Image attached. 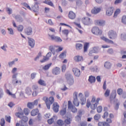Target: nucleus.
Instances as JSON below:
<instances>
[{
	"instance_id": "f257e3e1",
	"label": "nucleus",
	"mask_w": 126,
	"mask_h": 126,
	"mask_svg": "<svg viewBox=\"0 0 126 126\" xmlns=\"http://www.w3.org/2000/svg\"><path fill=\"white\" fill-rule=\"evenodd\" d=\"M15 116L17 118L21 119V121H20V124H21L22 126H28L27 122H28V117L24 116V113L23 110L21 109L20 112L15 113Z\"/></svg>"
},
{
	"instance_id": "f03ea898",
	"label": "nucleus",
	"mask_w": 126,
	"mask_h": 126,
	"mask_svg": "<svg viewBox=\"0 0 126 126\" xmlns=\"http://www.w3.org/2000/svg\"><path fill=\"white\" fill-rule=\"evenodd\" d=\"M42 100L45 102L47 108L48 109V110H50L51 108V105L53 104V103H54L55 98L53 96H50L49 98H48L47 96H44Z\"/></svg>"
},
{
	"instance_id": "7ed1b4c3",
	"label": "nucleus",
	"mask_w": 126,
	"mask_h": 126,
	"mask_svg": "<svg viewBox=\"0 0 126 126\" xmlns=\"http://www.w3.org/2000/svg\"><path fill=\"white\" fill-rule=\"evenodd\" d=\"M92 33L96 36H101L102 35V30L97 27H94L92 29Z\"/></svg>"
},
{
	"instance_id": "20e7f679",
	"label": "nucleus",
	"mask_w": 126,
	"mask_h": 126,
	"mask_svg": "<svg viewBox=\"0 0 126 126\" xmlns=\"http://www.w3.org/2000/svg\"><path fill=\"white\" fill-rule=\"evenodd\" d=\"M108 34L109 39H111L112 40H115V39H117V37H118L117 32L113 30L110 31Z\"/></svg>"
},
{
	"instance_id": "39448f33",
	"label": "nucleus",
	"mask_w": 126,
	"mask_h": 126,
	"mask_svg": "<svg viewBox=\"0 0 126 126\" xmlns=\"http://www.w3.org/2000/svg\"><path fill=\"white\" fill-rule=\"evenodd\" d=\"M78 94V93H77V92H75L73 94L74 99L73 103L74 106H76V107H78V106H79V102L78 101V99L77 98Z\"/></svg>"
},
{
	"instance_id": "423d86ee",
	"label": "nucleus",
	"mask_w": 126,
	"mask_h": 126,
	"mask_svg": "<svg viewBox=\"0 0 126 126\" xmlns=\"http://www.w3.org/2000/svg\"><path fill=\"white\" fill-rule=\"evenodd\" d=\"M48 36L50 37L52 41H55V42H57L58 43H61V42H63V39L59 36H55V35L51 34H48Z\"/></svg>"
},
{
	"instance_id": "0eeeda50",
	"label": "nucleus",
	"mask_w": 126,
	"mask_h": 126,
	"mask_svg": "<svg viewBox=\"0 0 126 126\" xmlns=\"http://www.w3.org/2000/svg\"><path fill=\"white\" fill-rule=\"evenodd\" d=\"M25 33L28 36H31L33 34V29L31 27H28L25 29Z\"/></svg>"
},
{
	"instance_id": "6e6552de",
	"label": "nucleus",
	"mask_w": 126,
	"mask_h": 126,
	"mask_svg": "<svg viewBox=\"0 0 126 126\" xmlns=\"http://www.w3.org/2000/svg\"><path fill=\"white\" fill-rule=\"evenodd\" d=\"M82 22L84 25H90L91 24V20L89 17L82 18Z\"/></svg>"
},
{
	"instance_id": "1a4fd4ad",
	"label": "nucleus",
	"mask_w": 126,
	"mask_h": 126,
	"mask_svg": "<svg viewBox=\"0 0 126 126\" xmlns=\"http://www.w3.org/2000/svg\"><path fill=\"white\" fill-rule=\"evenodd\" d=\"M28 42L29 45L31 47V48H34L35 46V40L31 37H28Z\"/></svg>"
},
{
	"instance_id": "9d476101",
	"label": "nucleus",
	"mask_w": 126,
	"mask_h": 126,
	"mask_svg": "<svg viewBox=\"0 0 126 126\" xmlns=\"http://www.w3.org/2000/svg\"><path fill=\"white\" fill-rule=\"evenodd\" d=\"M79 98H80V101H81V104L82 105H85V104L86 103V98L84 97V95L82 93H80L78 95Z\"/></svg>"
},
{
	"instance_id": "9b49d317",
	"label": "nucleus",
	"mask_w": 126,
	"mask_h": 126,
	"mask_svg": "<svg viewBox=\"0 0 126 126\" xmlns=\"http://www.w3.org/2000/svg\"><path fill=\"white\" fill-rule=\"evenodd\" d=\"M72 71L75 76H76L77 77H79V76H80V70H79L78 68H73L72 69Z\"/></svg>"
},
{
	"instance_id": "f8f14e48",
	"label": "nucleus",
	"mask_w": 126,
	"mask_h": 126,
	"mask_svg": "<svg viewBox=\"0 0 126 126\" xmlns=\"http://www.w3.org/2000/svg\"><path fill=\"white\" fill-rule=\"evenodd\" d=\"M39 3L38 2H35L34 5L32 7V10L34 11V12H38L39 11Z\"/></svg>"
},
{
	"instance_id": "ddd939ff",
	"label": "nucleus",
	"mask_w": 126,
	"mask_h": 126,
	"mask_svg": "<svg viewBox=\"0 0 126 126\" xmlns=\"http://www.w3.org/2000/svg\"><path fill=\"white\" fill-rule=\"evenodd\" d=\"M52 72L54 75H59L61 72V69L59 67H56L52 69Z\"/></svg>"
},
{
	"instance_id": "4468645a",
	"label": "nucleus",
	"mask_w": 126,
	"mask_h": 126,
	"mask_svg": "<svg viewBox=\"0 0 126 126\" xmlns=\"http://www.w3.org/2000/svg\"><path fill=\"white\" fill-rule=\"evenodd\" d=\"M53 110L55 113H58L59 112V109L60 108V105H59V104L58 103L55 102L53 105Z\"/></svg>"
},
{
	"instance_id": "2eb2a0df",
	"label": "nucleus",
	"mask_w": 126,
	"mask_h": 126,
	"mask_svg": "<svg viewBox=\"0 0 126 126\" xmlns=\"http://www.w3.org/2000/svg\"><path fill=\"white\" fill-rule=\"evenodd\" d=\"M114 12V9L113 7H109L106 10V15L108 16H111L112 14H113V13Z\"/></svg>"
},
{
	"instance_id": "dca6fc26",
	"label": "nucleus",
	"mask_w": 126,
	"mask_h": 126,
	"mask_svg": "<svg viewBox=\"0 0 126 126\" xmlns=\"http://www.w3.org/2000/svg\"><path fill=\"white\" fill-rule=\"evenodd\" d=\"M49 51H50V52H51L52 54H53V55H56V47L55 46L53 45H50L49 47Z\"/></svg>"
},
{
	"instance_id": "f3484780",
	"label": "nucleus",
	"mask_w": 126,
	"mask_h": 126,
	"mask_svg": "<svg viewBox=\"0 0 126 126\" xmlns=\"http://www.w3.org/2000/svg\"><path fill=\"white\" fill-rule=\"evenodd\" d=\"M104 66L107 69H110L112 67V63L109 62H105L104 64Z\"/></svg>"
},
{
	"instance_id": "a211bd4d",
	"label": "nucleus",
	"mask_w": 126,
	"mask_h": 126,
	"mask_svg": "<svg viewBox=\"0 0 126 126\" xmlns=\"http://www.w3.org/2000/svg\"><path fill=\"white\" fill-rule=\"evenodd\" d=\"M100 11H101V8L94 7V8L92 10V13H93V14H97V13H99Z\"/></svg>"
},
{
	"instance_id": "6ab92c4d",
	"label": "nucleus",
	"mask_w": 126,
	"mask_h": 126,
	"mask_svg": "<svg viewBox=\"0 0 126 126\" xmlns=\"http://www.w3.org/2000/svg\"><path fill=\"white\" fill-rule=\"evenodd\" d=\"M116 97H117V91L114 90L112 91V93L110 95V100H114V99L116 98Z\"/></svg>"
},
{
	"instance_id": "aec40b11",
	"label": "nucleus",
	"mask_w": 126,
	"mask_h": 126,
	"mask_svg": "<svg viewBox=\"0 0 126 126\" xmlns=\"http://www.w3.org/2000/svg\"><path fill=\"white\" fill-rule=\"evenodd\" d=\"M39 113V110L38 109H33L31 112V115L32 117H35V116H37Z\"/></svg>"
},
{
	"instance_id": "412c9836",
	"label": "nucleus",
	"mask_w": 126,
	"mask_h": 126,
	"mask_svg": "<svg viewBox=\"0 0 126 126\" xmlns=\"http://www.w3.org/2000/svg\"><path fill=\"white\" fill-rule=\"evenodd\" d=\"M15 19L17 20V22H23V18L19 15L15 16Z\"/></svg>"
},
{
	"instance_id": "4be33fe9",
	"label": "nucleus",
	"mask_w": 126,
	"mask_h": 126,
	"mask_svg": "<svg viewBox=\"0 0 126 126\" xmlns=\"http://www.w3.org/2000/svg\"><path fill=\"white\" fill-rule=\"evenodd\" d=\"M101 40H103L105 42H106V43H109L110 44H114V41H113L107 38H106L104 36L101 37Z\"/></svg>"
},
{
	"instance_id": "5701e85b",
	"label": "nucleus",
	"mask_w": 126,
	"mask_h": 126,
	"mask_svg": "<svg viewBox=\"0 0 126 126\" xmlns=\"http://www.w3.org/2000/svg\"><path fill=\"white\" fill-rule=\"evenodd\" d=\"M75 62H81L83 61V57L80 56H76L74 57Z\"/></svg>"
},
{
	"instance_id": "b1692460",
	"label": "nucleus",
	"mask_w": 126,
	"mask_h": 126,
	"mask_svg": "<svg viewBox=\"0 0 126 126\" xmlns=\"http://www.w3.org/2000/svg\"><path fill=\"white\" fill-rule=\"evenodd\" d=\"M97 52H98V49L97 48V47H94L90 49L89 55L90 54L91 55L92 54H95L96 53H97Z\"/></svg>"
},
{
	"instance_id": "393cba45",
	"label": "nucleus",
	"mask_w": 126,
	"mask_h": 126,
	"mask_svg": "<svg viewBox=\"0 0 126 126\" xmlns=\"http://www.w3.org/2000/svg\"><path fill=\"white\" fill-rule=\"evenodd\" d=\"M88 80L90 83H95V81H96V77L92 75L90 76Z\"/></svg>"
},
{
	"instance_id": "a878e982",
	"label": "nucleus",
	"mask_w": 126,
	"mask_h": 126,
	"mask_svg": "<svg viewBox=\"0 0 126 126\" xmlns=\"http://www.w3.org/2000/svg\"><path fill=\"white\" fill-rule=\"evenodd\" d=\"M68 17L70 19H74L75 18V13L73 11H70L68 14Z\"/></svg>"
},
{
	"instance_id": "bb28decb",
	"label": "nucleus",
	"mask_w": 126,
	"mask_h": 126,
	"mask_svg": "<svg viewBox=\"0 0 126 126\" xmlns=\"http://www.w3.org/2000/svg\"><path fill=\"white\" fill-rule=\"evenodd\" d=\"M89 48V43L86 42L84 45V53H86Z\"/></svg>"
},
{
	"instance_id": "cd10ccee",
	"label": "nucleus",
	"mask_w": 126,
	"mask_h": 126,
	"mask_svg": "<svg viewBox=\"0 0 126 126\" xmlns=\"http://www.w3.org/2000/svg\"><path fill=\"white\" fill-rule=\"evenodd\" d=\"M65 77L67 81V80H69V79L72 78V77H73V76H72V75H71V74H70V73L67 72L65 74Z\"/></svg>"
},
{
	"instance_id": "c85d7f7f",
	"label": "nucleus",
	"mask_w": 126,
	"mask_h": 126,
	"mask_svg": "<svg viewBox=\"0 0 126 126\" xmlns=\"http://www.w3.org/2000/svg\"><path fill=\"white\" fill-rule=\"evenodd\" d=\"M52 66V63H50L49 64H47L44 66L42 67V69L43 70H48V69H50V68Z\"/></svg>"
},
{
	"instance_id": "c756f323",
	"label": "nucleus",
	"mask_w": 126,
	"mask_h": 126,
	"mask_svg": "<svg viewBox=\"0 0 126 126\" xmlns=\"http://www.w3.org/2000/svg\"><path fill=\"white\" fill-rule=\"evenodd\" d=\"M25 93L28 95H31L32 94V90L30 87H27L25 90Z\"/></svg>"
},
{
	"instance_id": "7c9ffc66",
	"label": "nucleus",
	"mask_w": 126,
	"mask_h": 126,
	"mask_svg": "<svg viewBox=\"0 0 126 126\" xmlns=\"http://www.w3.org/2000/svg\"><path fill=\"white\" fill-rule=\"evenodd\" d=\"M38 84H39V85H41V86H46V82H45V81L41 79L38 80Z\"/></svg>"
},
{
	"instance_id": "2f4dec72",
	"label": "nucleus",
	"mask_w": 126,
	"mask_h": 126,
	"mask_svg": "<svg viewBox=\"0 0 126 126\" xmlns=\"http://www.w3.org/2000/svg\"><path fill=\"white\" fill-rule=\"evenodd\" d=\"M105 23V21L104 20H97L96 21V24L99 25V26H103Z\"/></svg>"
},
{
	"instance_id": "473e14b6",
	"label": "nucleus",
	"mask_w": 126,
	"mask_h": 126,
	"mask_svg": "<svg viewBox=\"0 0 126 126\" xmlns=\"http://www.w3.org/2000/svg\"><path fill=\"white\" fill-rule=\"evenodd\" d=\"M75 47L76 50H81L83 47V45L81 43H76Z\"/></svg>"
},
{
	"instance_id": "72a5a7b5",
	"label": "nucleus",
	"mask_w": 126,
	"mask_h": 126,
	"mask_svg": "<svg viewBox=\"0 0 126 126\" xmlns=\"http://www.w3.org/2000/svg\"><path fill=\"white\" fill-rule=\"evenodd\" d=\"M67 81L69 85H73V84H74V78L73 77L72 78L68 80Z\"/></svg>"
},
{
	"instance_id": "f704fd0d",
	"label": "nucleus",
	"mask_w": 126,
	"mask_h": 126,
	"mask_svg": "<svg viewBox=\"0 0 126 126\" xmlns=\"http://www.w3.org/2000/svg\"><path fill=\"white\" fill-rule=\"evenodd\" d=\"M94 121H96V122H98L99 121V119H101V115L99 114H97L94 117Z\"/></svg>"
},
{
	"instance_id": "c9c22d12",
	"label": "nucleus",
	"mask_w": 126,
	"mask_h": 126,
	"mask_svg": "<svg viewBox=\"0 0 126 126\" xmlns=\"http://www.w3.org/2000/svg\"><path fill=\"white\" fill-rule=\"evenodd\" d=\"M91 70L94 72H98L99 71V69L97 66H94V67L91 68Z\"/></svg>"
},
{
	"instance_id": "e433bc0d",
	"label": "nucleus",
	"mask_w": 126,
	"mask_h": 126,
	"mask_svg": "<svg viewBox=\"0 0 126 126\" xmlns=\"http://www.w3.org/2000/svg\"><path fill=\"white\" fill-rule=\"evenodd\" d=\"M60 113L61 116H64V115L66 113V108H63L62 110L60 111Z\"/></svg>"
},
{
	"instance_id": "4c0bfd02",
	"label": "nucleus",
	"mask_w": 126,
	"mask_h": 126,
	"mask_svg": "<svg viewBox=\"0 0 126 126\" xmlns=\"http://www.w3.org/2000/svg\"><path fill=\"white\" fill-rule=\"evenodd\" d=\"M66 54V51L62 52L61 54H60L59 58H60V59H64V57H65Z\"/></svg>"
},
{
	"instance_id": "58836bf2",
	"label": "nucleus",
	"mask_w": 126,
	"mask_h": 126,
	"mask_svg": "<svg viewBox=\"0 0 126 126\" xmlns=\"http://www.w3.org/2000/svg\"><path fill=\"white\" fill-rule=\"evenodd\" d=\"M17 28L19 32H22V31H23V29H24V27L21 25L18 26Z\"/></svg>"
},
{
	"instance_id": "ea45409f",
	"label": "nucleus",
	"mask_w": 126,
	"mask_h": 126,
	"mask_svg": "<svg viewBox=\"0 0 126 126\" xmlns=\"http://www.w3.org/2000/svg\"><path fill=\"white\" fill-rule=\"evenodd\" d=\"M7 48V45L5 43H4L3 46L1 47V50H2L4 52H7V50L6 48Z\"/></svg>"
},
{
	"instance_id": "a19ab883",
	"label": "nucleus",
	"mask_w": 126,
	"mask_h": 126,
	"mask_svg": "<svg viewBox=\"0 0 126 126\" xmlns=\"http://www.w3.org/2000/svg\"><path fill=\"white\" fill-rule=\"evenodd\" d=\"M97 106H98L97 103H92L91 105V109H92V110H96L97 108Z\"/></svg>"
},
{
	"instance_id": "79ce46f5",
	"label": "nucleus",
	"mask_w": 126,
	"mask_h": 126,
	"mask_svg": "<svg viewBox=\"0 0 126 126\" xmlns=\"http://www.w3.org/2000/svg\"><path fill=\"white\" fill-rule=\"evenodd\" d=\"M120 13H121V9H116L114 12V17H117V16H118V14H120Z\"/></svg>"
},
{
	"instance_id": "37998d69",
	"label": "nucleus",
	"mask_w": 126,
	"mask_h": 126,
	"mask_svg": "<svg viewBox=\"0 0 126 126\" xmlns=\"http://www.w3.org/2000/svg\"><path fill=\"white\" fill-rule=\"evenodd\" d=\"M7 31L10 35H14V32L13 31V29H12V28H7Z\"/></svg>"
},
{
	"instance_id": "c03bdc74",
	"label": "nucleus",
	"mask_w": 126,
	"mask_h": 126,
	"mask_svg": "<svg viewBox=\"0 0 126 126\" xmlns=\"http://www.w3.org/2000/svg\"><path fill=\"white\" fill-rule=\"evenodd\" d=\"M110 92H111V91L107 89L104 93L105 97H109L110 96Z\"/></svg>"
},
{
	"instance_id": "a18cd8bd",
	"label": "nucleus",
	"mask_w": 126,
	"mask_h": 126,
	"mask_svg": "<svg viewBox=\"0 0 126 126\" xmlns=\"http://www.w3.org/2000/svg\"><path fill=\"white\" fill-rule=\"evenodd\" d=\"M62 33L63 34V35H65L66 37H67V36H68V33H69V32L68 31V30H62Z\"/></svg>"
},
{
	"instance_id": "49530a36",
	"label": "nucleus",
	"mask_w": 126,
	"mask_h": 126,
	"mask_svg": "<svg viewBox=\"0 0 126 126\" xmlns=\"http://www.w3.org/2000/svg\"><path fill=\"white\" fill-rule=\"evenodd\" d=\"M70 122H71V118H67L64 120V123L65 125H70Z\"/></svg>"
},
{
	"instance_id": "de8ad7c7",
	"label": "nucleus",
	"mask_w": 126,
	"mask_h": 126,
	"mask_svg": "<svg viewBox=\"0 0 126 126\" xmlns=\"http://www.w3.org/2000/svg\"><path fill=\"white\" fill-rule=\"evenodd\" d=\"M28 108L29 109H33L34 108V105L33 104V102H29L27 104Z\"/></svg>"
},
{
	"instance_id": "09e8293b",
	"label": "nucleus",
	"mask_w": 126,
	"mask_h": 126,
	"mask_svg": "<svg viewBox=\"0 0 126 126\" xmlns=\"http://www.w3.org/2000/svg\"><path fill=\"white\" fill-rule=\"evenodd\" d=\"M23 5L24 6H25V7H27V8H28V9H29L30 10H32V9L31 8L30 6L29 5H28V3L24 2L23 3Z\"/></svg>"
},
{
	"instance_id": "8fccbe9b",
	"label": "nucleus",
	"mask_w": 126,
	"mask_h": 126,
	"mask_svg": "<svg viewBox=\"0 0 126 126\" xmlns=\"http://www.w3.org/2000/svg\"><path fill=\"white\" fill-rule=\"evenodd\" d=\"M0 125L1 126H4V125H5V120H4V118L1 119Z\"/></svg>"
},
{
	"instance_id": "3c124183",
	"label": "nucleus",
	"mask_w": 126,
	"mask_h": 126,
	"mask_svg": "<svg viewBox=\"0 0 126 126\" xmlns=\"http://www.w3.org/2000/svg\"><path fill=\"white\" fill-rule=\"evenodd\" d=\"M23 113H24L25 116H28L29 115V109L28 108H25Z\"/></svg>"
},
{
	"instance_id": "603ef678",
	"label": "nucleus",
	"mask_w": 126,
	"mask_h": 126,
	"mask_svg": "<svg viewBox=\"0 0 126 126\" xmlns=\"http://www.w3.org/2000/svg\"><path fill=\"white\" fill-rule=\"evenodd\" d=\"M6 11L8 12V14H9V15L12 14V9L10 8H6Z\"/></svg>"
},
{
	"instance_id": "864d4df0",
	"label": "nucleus",
	"mask_w": 126,
	"mask_h": 126,
	"mask_svg": "<svg viewBox=\"0 0 126 126\" xmlns=\"http://www.w3.org/2000/svg\"><path fill=\"white\" fill-rule=\"evenodd\" d=\"M97 113H101L103 110L102 106H98L96 108Z\"/></svg>"
},
{
	"instance_id": "5fc2aeb1",
	"label": "nucleus",
	"mask_w": 126,
	"mask_h": 126,
	"mask_svg": "<svg viewBox=\"0 0 126 126\" xmlns=\"http://www.w3.org/2000/svg\"><path fill=\"white\" fill-rule=\"evenodd\" d=\"M123 89H122L121 88H119L117 90V93L118 94V95H122L123 94Z\"/></svg>"
},
{
	"instance_id": "6e6d98bb",
	"label": "nucleus",
	"mask_w": 126,
	"mask_h": 126,
	"mask_svg": "<svg viewBox=\"0 0 126 126\" xmlns=\"http://www.w3.org/2000/svg\"><path fill=\"white\" fill-rule=\"evenodd\" d=\"M3 90L0 88V99H1L3 97Z\"/></svg>"
},
{
	"instance_id": "4d7b16f0",
	"label": "nucleus",
	"mask_w": 126,
	"mask_h": 126,
	"mask_svg": "<svg viewBox=\"0 0 126 126\" xmlns=\"http://www.w3.org/2000/svg\"><path fill=\"white\" fill-rule=\"evenodd\" d=\"M47 123L49 124V125H52L53 123H54V118H52L47 121Z\"/></svg>"
},
{
	"instance_id": "13d9d810",
	"label": "nucleus",
	"mask_w": 126,
	"mask_h": 126,
	"mask_svg": "<svg viewBox=\"0 0 126 126\" xmlns=\"http://www.w3.org/2000/svg\"><path fill=\"white\" fill-rule=\"evenodd\" d=\"M121 35H122L121 39L123 41H126V33H123Z\"/></svg>"
},
{
	"instance_id": "bf43d9fd",
	"label": "nucleus",
	"mask_w": 126,
	"mask_h": 126,
	"mask_svg": "<svg viewBox=\"0 0 126 126\" xmlns=\"http://www.w3.org/2000/svg\"><path fill=\"white\" fill-rule=\"evenodd\" d=\"M57 124L59 126H63V121L62 120H59L57 121Z\"/></svg>"
},
{
	"instance_id": "052dcab7",
	"label": "nucleus",
	"mask_w": 126,
	"mask_h": 126,
	"mask_svg": "<svg viewBox=\"0 0 126 126\" xmlns=\"http://www.w3.org/2000/svg\"><path fill=\"white\" fill-rule=\"evenodd\" d=\"M45 3L46 4H48V5H50V6H54V3H53V2L50 1H45Z\"/></svg>"
},
{
	"instance_id": "680f3d73",
	"label": "nucleus",
	"mask_w": 126,
	"mask_h": 126,
	"mask_svg": "<svg viewBox=\"0 0 126 126\" xmlns=\"http://www.w3.org/2000/svg\"><path fill=\"white\" fill-rule=\"evenodd\" d=\"M122 23L126 24V16H123L122 19Z\"/></svg>"
},
{
	"instance_id": "e2e57ef3",
	"label": "nucleus",
	"mask_w": 126,
	"mask_h": 126,
	"mask_svg": "<svg viewBox=\"0 0 126 126\" xmlns=\"http://www.w3.org/2000/svg\"><path fill=\"white\" fill-rule=\"evenodd\" d=\"M36 75H37L36 73L33 72V73H32L31 75L32 79H34L35 78V77H36Z\"/></svg>"
},
{
	"instance_id": "0e129e2a",
	"label": "nucleus",
	"mask_w": 126,
	"mask_h": 126,
	"mask_svg": "<svg viewBox=\"0 0 126 126\" xmlns=\"http://www.w3.org/2000/svg\"><path fill=\"white\" fill-rule=\"evenodd\" d=\"M47 61H49V59L46 57H44L43 59L41 60H40V63H45V62H47Z\"/></svg>"
},
{
	"instance_id": "69168bd1",
	"label": "nucleus",
	"mask_w": 126,
	"mask_h": 126,
	"mask_svg": "<svg viewBox=\"0 0 126 126\" xmlns=\"http://www.w3.org/2000/svg\"><path fill=\"white\" fill-rule=\"evenodd\" d=\"M65 69H66V65L63 64L62 68V72H64V71H65Z\"/></svg>"
},
{
	"instance_id": "338daca9",
	"label": "nucleus",
	"mask_w": 126,
	"mask_h": 126,
	"mask_svg": "<svg viewBox=\"0 0 126 126\" xmlns=\"http://www.w3.org/2000/svg\"><path fill=\"white\" fill-rule=\"evenodd\" d=\"M32 88L33 91H36V90H37V89H38V87L37 85H34L32 86Z\"/></svg>"
},
{
	"instance_id": "774afa93",
	"label": "nucleus",
	"mask_w": 126,
	"mask_h": 126,
	"mask_svg": "<svg viewBox=\"0 0 126 126\" xmlns=\"http://www.w3.org/2000/svg\"><path fill=\"white\" fill-rule=\"evenodd\" d=\"M98 126H105V122H99L98 123Z\"/></svg>"
}]
</instances>
